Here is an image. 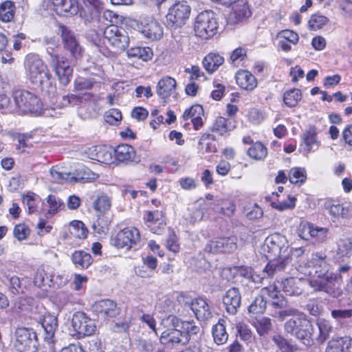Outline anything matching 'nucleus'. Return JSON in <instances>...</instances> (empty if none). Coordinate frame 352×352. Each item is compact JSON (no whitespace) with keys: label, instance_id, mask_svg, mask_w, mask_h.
Masks as SVG:
<instances>
[{"label":"nucleus","instance_id":"1","mask_svg":"<svg viewBox=\"0 0 352 352\" xmlns=\"http://www.w3.org/2000/svg\"><path fill=\"white\" fill-rule=\"evenodd\" d=\"M261 252L270 261L263 270L267 277L283 270L288 265L289 244L286 237L279 233L268 236L261 246Z\"/></svg>","mask_w":352,"mask_h":352},{"label":"nucleus","instance_id":"2","mask_svg":"<svg viewBox=\"0 0 352 352\" xmlns=\"http://www.w3.org/2000/svg\"><path fill=\"white\" fill-rule=\"evenodd\" d=\"M44 43L46 45L50 67L54 69L59 82L63 86H67L71 80L73 68L68 59L58 53L59 44L55 38H45Z\"/></svg>","mask_w":352,"mask_h":352},{"label":"nucleus","instance_id":"3","mask_svg":"<svg viewBox=\"0 0 352 352\" xmlns=\"http://www.w3.org/2000/svg\"><path fill=\"white\" fill-rule=\"evenodd\" d=\"M284 329L306 346L315 343L316 328L305 314L288 320L284 324Z\"/></svg>","mask_w":352,"mask_h":352},{"label":"nucleus","instance_id":"4","mask_svg":"<svg viewBox=\"0 0 352 352\" xmlns=\"http://www.w3.org/2000/svg\"><path fill=\"white\" fill-rule=\"evenodd\" d=\"M24 66L27 77L33 85L41 83L43 81V79L52 77L49 69L36 54H28L25 59Z\"/></svg>","mask_w":352,"mask_h":352},{"label":"nucleus","instance_id":"5","mask_svg":"<svg viewBox=\"0 0 352 352\" xmlns=\"http://www.w3.org/2000/svg\"><path fill=\"white\" fill-rule=\"evenodd\" d=\"M217 28L218 23L212 11L206 10L197 16L194 30L197 36L202 39H208L217 33Z\"/></svg>","mask_w":352,"mask_h":352},{"label":"nucleus","instance_id":"6","mask_svg":"<svg viewBox=\"0 0 352 352\" xmlns=\"http://www.w3.org/2000/svg\"><path fill=\"white\" fill-rule=\"evenodd\" d=\"M16 107L23 113H38L42 109L41 100L32 93L26 90H16L13 93Z\"/></svg>","mask_w":352,"mask_h":352},{"label":"nucleus","instance_id":"7","mask_svg":"<svg viewBox=\"0 0 352 352\" xmlns=\"http://www.w3.org/2000/svg\"><path fill=\"white\" fill-rule=\"evenodd\" d=\"M103 36L116 52L124 51L129 45L128 33L122 27L109 25L104 30Z\"/></svg>","mask_w":352,"mask_h":352},{"label":"nucleus","instance_id":"8","mask_svg":"<svg viewBox=\"0 0 352 352\" xmlns=\"http://www.w3.org/2000/svg\"><path fill=\"white\" fill-rule=\"evenodd\" d=\"M191 8L186 1H178L169 9L166 16L167 25L170 28H180L188 19Z\"/></svg>","mask_w":352,"mask_h":352},{"label":"nucleus","instance_id":"9","mask_svg":"<svg viewBox=\"0 0 352 352\" xmlns=\"http://www.w3.org/2000/svg\"><path fill=\"white\" fill-rule=\"evenodd\" d=\"M38 346L36 336L26 328H18L15 332L14 349L18 352H34Z\"/></svg>","mask_w":352,"mask_h":352},{"label":"nucleus","instance_id":"10","mask_svg":"<svg viewBox=\"0 0 352 352\" xmlns=\"http://www.w3.org/2000/svg\"><path fill=\"white\" fill-rule=\"evenodd\" d=\"M72 325L78 338L91 336L96 330L95 322L82 311H77L73 314Z\"/></svg>","mask_w":352,"mask_h":352},{"label":"nucleus","instance_id":"11","mask_svg":"<svg viewBox=\"0 0 352 352\" xmlns=\"http://www.w3.org/2000/svg\"><path fill=\"white\" fill-rule=\"evenodd\" d=\"M237 239L234 236L218 238L210 241L205 246L204 251L208 253H231L237 248Z\"/></svg>","mask_w":352,"mask_h":352},{"label":"nucleus","instance_id":"12","mask_svg":"<svg viewBox=\"0 0 352 352\" xmlns=\"http://www.w3.org/2000/svg\"><path fill=\"white\" fill-rule=\"evenodd\" d=\"M91 310L98 318L104 320L116 318L121 311L117 303L110 299H102L95 302L91 306Z\"/></svg>","mask_w":352,"mask_h":352},{"label":"nucleus","instance_id":"13","mask_svg":"<svg viewBox=\"0 0 352 352\" xmlns=\"http://www.w3.org/2000/svg\"><path fill=\"white\" fill-rule=\"evenodd\" d=\"M140 236L135 228H126L120 230L113 240V243L118 248L130 249L140 241Z\"/></svg>","mask_w":352,"mask_h":352},{"label":"nucleus","instance_id":"14","mask_svg":"<svg viewBox=\"0 0 352 352\" xmlns=\"http://www.w3.org/2000/svg\"><path fill=\"white\" fill-rule=\"evenodd\" d=\"M59 30L64 48L69 51L74 58L80 56L82 48L75 33L65 25H60Z\"/></svg>","mask_w":352,"mask_h":352},{"label":"nucleus","instance_id":"15","mask_svg":"<svg viewBox=\"0 0 352 352\" xmlns=\"http://www.w3.org/2000/svg\"><path fill=\"white\" fill-rule=\"evenodd\" d=\"M222 302L228 314H236L241 305V294L239 289L232 287L228 289L223 295Z\"/></svg>","mask_w":352,"mask_h":352},{"label":"nucleus","instance_id":"16","mask_svg":"<svg viewBox=\"0 0 352 352\" xmlns=\"http://www.w3.org/2000/svg\"><path fill=\"white\" fill-rule=\"evenodd\" d=\"M164 304L166 307L164 311L168 313V314L161 319L160 331L179 329L182 320L173 314L175 311V305L169 299L165 300Z\"/></svg>","mask_w":352,"mask_h":352},{"label":"nucleus","instance_id":"17","mask_svg":"<svg viewBox=\"0 0 352 352\" xmlns=\"http://www.w3.org/2000/svg\"><path fill=\"white\" fill-rule=\"evenodd\" d=\"M330 265L327 256L322 253L313 254L309 265V274L314 276H324L329 273Z\"/></svg>","mask_w":352,"mask_h":352},{"label":"nucleus","instance_id":"18","mask_svg":"<svg viewBox=\"0 0 352 352\" xmlns=\"http://www.w3.org/2000/svg\"><path fill=\"white\" fill-rule=\"evenodd\" d=\"M160 341L161 344L174 347L177 345L184 346L187 344V337L182 336L179 329L173 330L160 331Z\"/></svg>","mask_w":352,"mask_h":352},{"label":"nucleus","instance_id":"19","mask_svg":"<svg viewBox=\"0 0 352 352\" xmlns=\"http://www.w3.org/2000/svg\"><path fill=\"white\" fill-rule=\"evenodd\" d=\"M186 305L194 312L197 320L204 321L212 317L210 307L207 302L203 298H195L192 301L185 302Z\"/></svg>","mask_w":352,"mask_h":352},{"label":"nucleus","instance_id":"20","mask_svg":"<svg viewBox=\"0 0 352 352\" xmlns=\"http://www.w3.org/2000/svg\"><path fill=\"white\" fill-rule=\"evenodd\" d=\"M56 12L60 16H72L79 11L77 0H51Z\"/></svg>","mask_w":352,"mask_h":352},{"label":"nucleus","instance_id":"21","mask_svg":"<svg viewBox=\"0 0 352 352\" xmlns=\"http://www.w3.org/2000/svg\"><path fill=\"white\" fill-rule=\"evenodd\" d=\"M41 327L45 331V340L51 341L54 343L55 333L58 328V321L57 316L50 313L45 314L41 320Z\"/></svg>","mask_w":352,"mask_h":352},{"label":"nucleus","instance_id":"22","mask_svg":"<svg viewBox=\"0 0 352 352\" xmlns=\"http://www.w3.org/2000/svg\"><path fill=\"white\" fill-rule=\"evenodd\" d=\"M141 25V32L146 37L151 40H158L163 36V28L157 21L144 20Z\"/></svg>","mask_w":352,"mask_h":352},{"label":"nucleus","instance_id":"23","mask_svg":"<svg viewBox=\"0 0 352 352\" xmlns=\"http://www.w3.org/2000/svg\"><path fill=\"white\" fill-rule=\"evenodd\" d=\"M251 15L249 5L245 2L239 1L232 8L229 19L232 23H239L245 21Z\"/></svg>","mask_w":352,"mask_h":352},{"label":"nucleus","instance_id":"24","mask_svg":"<svg viewBox=\"0 0 352 352\" xmlns=\"http://www.w3.org/2000/svg\"><path fill=\"white\" fill-rule=\"evenodd\" d=\"M177 82L170 76H165L157 85V94L162 99L169 98L176 90Z\"/></svg>","mask_w":352,"mask_h":352},{"label":"nucleus","instance_id":"25","mask_svg":"<svg viewBox=\"0 0 352 352\" xmlns=\"http://www.w3.org/2000/svg\"><path fill=\"white\" fill-rule=\"evenodd\" d=\"M318 131L314 126H309L302 135V141L305 145L307 153L318 148L320 142L318 140Z\"/></svg>","mask_w":352,"mask_h":352},{"label":"nucleus","instance_id":"26","mask_svg":"<svg viewBox=\"0 0 352 352\" xmlns=\"http://www.w3.org/2000/svg\"><path fill=\"white\" fill-rule=\"evenodd\" d=\"M278 285L270 286L262 289L263 294L267 295L272 299L270 306L274 310H280L287 307V300L276 289Z\"/></svg>","mask_w":352,"mask_h":352},{"label":"nucleus","instance_id":"27","mask_svg":"<svg viewBox=\"0 0 352 352\" xmlns=\"http://www.w3.org/2000/svg\"><path fill=\"white\" fill-rule=\"evenodd\" d=\"M352 344L350 337H337L329 341L325 352H349Z\"/></svg>","mask_w":352,"mask_h":352},{"label":"nucleus","instance_id":"28","mask_svg":"<svg viewBox=\"0 0 352 352\" xmlns=\"http://www.w3.org/2000/svg\"><path fill=\"white\" fill-rule=\"evenodd\" d=\"M235 79L237 85L245 90L252 91L257 86L256 78L246 70L238 71Z\"/></svg>","mask_w":352,"mask_h":352},{"label":"nucleus","instance_id":"29","mask_svg":"<svg viewBox=\"0 0 352 352\" xmlns=\"http://www.w3.org/2000/svg\"><path fill=\"white\" fill-rule=\"evenodd\" d=\"M278 288L281 289L287 295L298 296L302 294V289L298 286L300 280L291 277L278 281Z\"/></svg>","mask_w":352,"mask_h":352},{"label":"nucleus","instance_id":"30","mask_svg":"<svg viewBox=\"0 0 352 352\" xmlns=\"http://www.w3.org/2000/svg\"><path fill=\"white\" fill-rule=\"evenodd\" d=\"M212 334L214 342L221 345L225 344L228 340V333L226 329V320L219 319L218 322L212 327Z\"/></svg>","mask_w":352,"mask_h":352},{"label":"nucleus","instance_id":"31","mask_svg":"<svg viewBox=\"0 0 352 352\" xmlns=\"http://www.w3.org/2000/svg\"><path fill=\"white\" fill-rule=\"evenodd\" d=\"M336 279V275L332 273H327L324 276H314L309 280V284L315 290L324 292L326 289H323V287H328L333 282H335Z\"/></svg>","mask_w":352,"mask_h":352},{"label":"nucleus","instance_id":"32","mask_svg":"<svg viewBox=\"0 0 352 352\" xmlns=\"http://www.w3.org/2000/svg\"><path fill=\"white\" fill-rule=\"evenodd\" d=\"M114 156L119 162L133 161L135 157V152L129 144L118 145L113 149Z\"/></svg>","mask_w":352,"mask_h":352},{"label":"nucleus","instance_id":"33","mask_svg":"<svg viewBox=\"0 0 352 352\" xmlns=\"http://www.w3.org/2000/svg\"><path fill=\"white\" fill-rule=\"evenodd\" d=\"M223 62L224 58L223 56L218 54L210 53L204 58L202 63L205 69L209 74H212Z\"/></svg>","mask_w":352,"mask_h":352},{"label":"nucleus","instance_id":"34","mask_svg":"<svg viewBox=\"0 0 352 352\" xmlns=\"http://www.w3.org/2000/svg\"><path fill=\"white\" fill-rule=\"evenodd\" d=\"M126 54L129 58L147 61L152 58L153 51L148 47L133 46L127 50Z\"/></svg>","mask_w":352,"mask_h":352},{"label":"nucleus","instance_id":"35","mask_svg":"<svg viewBox=\"0 0 352 352\" xmlns=\"http://www.w3.org/2000/svg\"><path fill=\"white\" fill-rule=\"evenodd\" d=\"M72 260L76 267L81 269L87 268L92 263L91 254L82 250L75 251Z\"/></svg>","mask_w":352,"mask_h":352},{"label":"nucleus","instance_id":"36","mask_svg":"<svg viewBox=\"0 0 352 352\" xmlns=\"http://www.w3.org/2000/svg\"><path fill=\"white\" fill-rule=\"evenodd\" d=\"M317 327L319 330V334L315 338V340L319 344H323L329 337V333L332 331L333 327L330 322L324 319H319L317 321Z\"/></svg>","mask_w":352,"mask_h":352},{"label":"nucleus","instance_id":"37","mask_svg":"<svg viewBox=\"0 0 352 352\" xmlns=\"http://www.w3.org/2000/svg\"><path fill=\"white\" fill-rule=\"evenodd\" d=\"M58 166H53L50 169V175L54 182L62 184L64 182H76L80 179H83L85 177H76L71 176V173H64L61 172Z\"/></svg>","mask_w":352,"mask_h":352},{"label":"nucleus","instance_id":"38","mask_svg":"<svg viewBox=\"0 0 352 352\" xmlns=\"http://www.w3.org/2000/svg\"><path fill=\"white\" fill-rule=\"evenodd\" d=\"M304 314L299 311L297 309L289 307L288 302L285 308L281 309L280 310H272L270 315L274 318H278L280 321H283L286 318L293 316V318H297L299 316L303 315Z\"/></svg>","mask_w":352,"mask_h":352},{"label":"nucleus","instance_id":"39","mask_svg":"<svg viewBox=\"0 0 352 352\" xmlns=\"http://www.w3.org/2000/svg\"><path fill=\"white\" fill-rule=\"evenodd\" d=\"M15 6L12 1H6L0 5V21L8 23L10 22L14 16Z\"/></svg>","mask_w":352,"mask_h":352},{"label":"nucleus","instance_id":"40","mask_svg":"<svg viewBox=\"0 0 352 352\" xmlns=\"http://www.w3.org/2000/svg\"><path fill=\"white\" fill-rule=\"evenodd\" d=\"M325 208L329 214L336 218H346L349 213V207L343 204H327Z\"/></svg>","mask_w":352,"mask_h":352},{"label":"nucleus","instance_id":"41","mask_svg":"<svg viewBox=\"0 0 352 352\" xmlns=\"http://www.w3.org/2000/svg\"><path fill=\"white\" fill-rule=\"evenodd\" d=\"M267 154V148L260 142L254 143L248 150V155L256 160H263Z\"/></svg>","mask_w":352,"mask_h":352},{"label":"nucleus","instance_id":"42","mask_svg":"<svg viewBox=\"0 0 352 352\" xmlns=\"http://www.w3.org/2000/svg\"><path fill=\"white\" fill-rule=\"evenodd\" d=\"M267 307V301L263 295L256 296L248 307V312L252 315L262 314Z\"/></svg>","mask_w":352,"mask_h":352},{"label":"nucleus","instance_id":"43","mask_svg":"<svg viewBox=\"0 0 352 352\" xmlns=\"http://www.w3.org/2000/svg\"><path fill=\"white\" fill-rule=\"evenodd\" d=\"M302 98L301 91L298 89H292L284 94L283 101L289 107L296 106Z\"/></svg>","mask_w":352,"mask_h":352},{"label":"nucleus","instance_id":"44","mask_svg":"<svg viewBox=\"0 0 352 352\" xmlns=\"http://www.w3.org/2000/svg\"><path fill=\"white\" fill-rule=\"evenodd\" d=\"M111 199L109 196L102 193L97 197V199L93 204L94 208L95 210L100 213H104L109 210L111 208Z\"/></svg>","mask_w":352,"mask_h":352},{"label":"nucleus","instance_id":"45","mask_svg":"<svg viewBox=\"0 0 352 352\" xmlns=\"http://www.w3.org/2000/svg\"><path fill=\"white\" fill-rule=\"evenodd\" d=\"M70 233L78 239H85L87 237L88 230L83 222L80 221H73L69 226Z\"/></svg>","mask_w":352,"mask_h":352},{"label":"nucleus","instance_id":"46","mask_svg":"<svg viewBox=\"0 0 352 352\" xmlns=\"http://www.w3.org/2000/svg\"><path fill=\"white\" fill-rule=\"evenodd\" d=\"M179 329L182 336L187 337L188 344L190 340L191 336L197 334L199 331V327L195 325V322L192 321H182Z\"/></svg>","mask_w":352,"mask_h":352},{"label":"nucleus","instance_id":"47","mask_svg":"<svg viewBox=\"0 0 352 352\" xmlns=\"http://www.w3.org/2000/svg\"><path fill=\"white\" fill-rule=\"evenodd\" d=\"M230 121L223 117H218L212 125V131H215L221 135L231 130Z\"/></svg>","mask_w":352,"mask_h":352},{"label":"nucleus","instance_id":"48","mask_svg":"<svg viewBox=\"0 0 352 352\" xmlns=\"http://www.w3.org/2000/svg\"><path fill=\"white\" fill-rule=\"evenodd\" d=\"M272 340L282 352H295L298 350V347L296 345L292 344L288 340L280 336H274L272 338Z\"/></svg>","mask_w":352,"mask_h":352},{"label":"nucleus","instance_id":"49","mask_svg":"<svg viewBox=\"0 0 352 352\" xmlns=\"http://www.w3.org/2000/svg\"><path fill=\"white\" fill-rule=\"evenodd\" d=\"M109 221L104 217H98L96 221L92 225V228L95 233L98 234L100 236L106 235L109 230Z\"/></svg>","mask_w":352,"mask_h":352},{"label":"nucleus","instance_id":"50","mask_svg":"<svg viewBox=\"0 0 352 352\" xmlns=\"http://www.w3.org/2000/svg\"><path fill=\"white\" fill-rule=\"evenodd\" d=\"M52 77L47 79H43L41 83L35 84L34 85L40 87L43 93L50 98H54L56 95V86L51 81Z\"/></svg>","mask_w":352,"mask_h":352},{"label":"nucleus","instance_id":"51","mask_svg":"<svg viewBox=\"0 0 352 352\" xmlns=\"http://www.w3.org/2000/svg\"><path fill=\"white\" fill-rule=\"evenodd\" d=\"M307 173L304 168L296 167L292 168L289 173V179L292 184H302L305 182Z\"/></svg>","mask_w":352,"mask_h":352},{"label":"nucleus","instance_id":"52","mask_svg":"<svg viewBox=\"0 0 352 352\" xmlns=\"http://www.w3.org/2000/svg\"><path fill=\"white\" fill-rule=\"evenodd\" d=\"M255 327L260 336L267 335L272 329V322L269 318L263 317L256 320Z\"/></svg>","mask_w":352,"mask_h":352},{"label":"nucleus","instance_id":"53","mask_svg":"<svg viewBox=\"0 0 352 352\" xmlns=\"http://www.w3.org/2000/svg\"><path fill=\"white\" fill-rule=\"evenodd\" d=\"M296 199L294 197L288 196L287 201H272L271 206L272 208H276L280 211L292 209L295 207V201Z\"/></svg>","mask_w":352,"mask_h":352},{"label":"nucleus","instance_id":"54","mask_svg":"<svg viewBox=\"0 0 352 352\" xmlns=\"http://www.w3.org/2000/svg\"><path fill=\"white\" fill-rule=\"evenodd\" d=\"M37 198L38 196L33 192H28L23 196V202L28 206L29 214L34 213L36 210Z\"/></svg>","mask_w":352,"mask_h":352},{"label":"nucleus","instance_id":"55","mask_svg":"<svg viewBox=\"0 0 352 352\" xmlns=\"http://www.w3.org/2000/svg\"><path fill=\"white\" fill-rule=\"evenodd\" d=\"M61 103L65 107H82L80 94H70L63 96L62 98Z\"/></svg>","mask_w":352,"mask_h":352},{"label":"nucleus","instance_id":"56","mask_svg":"<svg viewBox=\"0 0 352 352\" xmlns=\"http://www.w3.org/2000/svg\"><path fill=\"white\" fill-rule=\"evenodd\" d=\"M104 120L111 125H118L122 120V113L117 109H111L105 113Z\"/></svg>","mask_w":352,"mask_h":352},{"label":"nucleus","instance_id":"57","mask_svg":"<svg viewBox=\"0 0 352 352\" xmlns=\"http://www.w3.org/2000/svg\"><path fill=\"white\" fill-rule=\"evenodd\" d=\"M351 248L352 242L349 239L340 240L337 250V254L340 256L339 258L343 256H349Z\"/></svg>","mask_w":352,"mask_h":352},{"label":"nucleus","instance_id":"58","mask_svg":"<svg viewBox=\"0 0 352 352\" xmlns=\"http://www.w3.org/2000/svg\"><path fill=\"white\" fill-rule=\"evenodd\" d=\"M328 21L326 16L314 14L309 21V25L312 30H316L322 28L323 25L327 23Z\"/></svg>","mask_w":352,"mask_h":352},{"label":"nucleus","instance_id":"59","mask_svg":"<svg viewBox=\"0 0 352 352\" xmlns=\"http://www.w3.org/2000/svg\"><path fill=\"white\" fill-rule=\"evenodd\" d=\"M199 116H204V109L202 106L196 104L192 106L190 109H186L184 114L183 118L184 120L192 119L194 118H199Z\"/></svg>","mask_w":352,"mask_h":352},{"label":"nucleus","instance_id":"60","mask_svg":"<svg viewBox=\"0 0 352 352\" xmlns=\"http://www.w3.org/2000/svg\"><path fill=\"white\" fill-rule=\"evenodd\" d=\"M96 81L92 78H79L74 82V89L76 91L91 89Z\"/></svg>","mask_w":352,"mask_h":352},{"label":"nucleus","instance_id":"61","mask_svg":"<svg viewBox=\"0 0 352 352\" xmlns=\"http://www.w3.org/2000/svg\"><path fill=\"white\" fill-rule=\"evenodd\" d=\"M47 202L49 205L48 214H55L58 212L60 207L63 205V202L55 195H50L47 198Z\"/></svg>","mask_w":352,"mask_h":352},{"label":"nucleus","instance_id":"62","mask_svg":"<svg viewBox=\"0 0 352 352\" xmlns=\"http://www.w3.org/2000/svg\"><path fill=\"white\" fill-rule=\"evenodd\" d=\"M163 213L162 211L155 210L147 212L144 219L145 220L151 223H155L159 222V225L162 227L164 226L162 221Z\"/></svg>","mask_w":352,"mask_h":352},{"label":"nucleus","instance_id":"63","mask_svg":"<svg viewBox=\"0 0 352 352\" xmlns=\"http://www.w3.org/2000/svg\"><path fill=\"white\" fill-rule=\"evenodd\" d=\"M30 230L25 224H18L14 229V236L19 241L25 240L30 234Z\"/></svg>","mask_w":352,"mask_h":352},{"label":"nucleus","instance_id":"64","mask_svg":"<svg viewBox=\"0 0 352 352\" xmlns=\"http://www.w3.org/2000/svg\"><path fill=\"white\" fill-rule=\"evenodd\" d=\"M333 318L338 322L352 317V309H333L331 312Z\"/></svg>","mask_w":352,"mask_h":352}]
</instances>
